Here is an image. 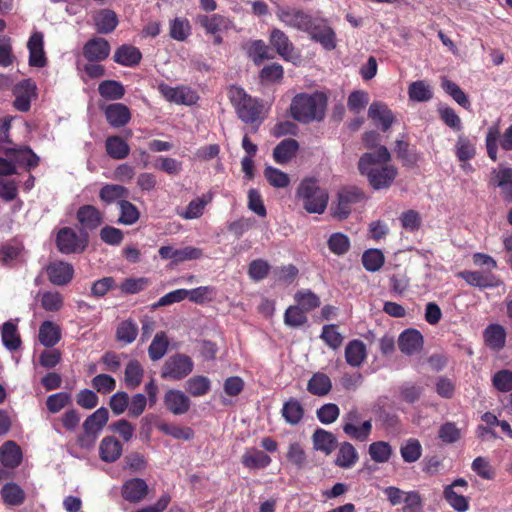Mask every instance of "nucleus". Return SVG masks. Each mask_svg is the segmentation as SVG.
<instances>
[{
    "label": "nucleus",
    "mask_w": 512,
    "mask_h": 512,
    "mask_svg": "<svg viewBox=\"0 0 512 512\" xmlns=\"http://www.w3.org/2000/svg\"><path fill=\"white\" fill-rule=\"evenodd\" d=\"M391 155L386 146L381 145L374 152L364 153L358 162L361 175L367 177L369 185L375 190L387 189L398 175L397 169L389 165Z\"/></svg>",
    "instance_id": "1"
},
{
    "label": "nucleus",
    "mask_w": 512,
    "mask_h": 512,
    "mask_svg": "<svg viewBox=\"0 0 512 512\" xmlns=\"http://www.w3.org/2000/svg\"><path fill=\"white\" fill-rule=\"evenodd\" d=\"M327 97L322 92L296 94L290 105L291 117L301 123L321 121L325 116Z\"/></svg>",
    "instance_id": "2"
},
{
    "label": "nucleus",
    "mask_w": 512,
    "mask_h": 512,
    "mask_svg": "<svg viewBox=\"0 0 512 512\" xmlns=\"http://www.w3.org/2000/svg\"><path fill=\"white\" fill-rule=\"evenodd\" d=\"M228 97L241 121L246 124L257 123V126L262 123L264 120L262 100L251 97L243 88L238 86L229 88Z\"/></svg>",
    "instance_id": "3"
},
{
    "label": "nucleus",
    "mask_w": 512,
    "mask_h": 512,
    "mask_svg": "<svg viewBox=\"0 0 512 512\" xmlns=\"http://www.w3.org/2000/svg\"><path fill=\"white\" fill-rule=\"evenodd\" d=\"M296 198L310 214H322L327 208L329 195L312 177L304 178L297 187Z\"/></svg>",
    "instance_id": "4"
},
{
    "label": "nucleus",
    "mask_w": 512,
    "mask_h": 512,
    "mask_svg": "<svg viewBox=\"0 0 512 512\" xmlns=\"http://www.w3.org/2000/svg\"><path fill=\"white\" fill-rule=\"evenodd\" d=\"M108 420V409L105 407L98 408L83 422L82 432L78 434L76 438V444L82 449H92L100 435V432L106 426Z\"/></svg>",
    "instance_id": "5"
},
{
    "label": "nucleus",
    "mask_w": 512,
    "mask_h": 512,
    "mask_svg": "<svg viewBox=\"0 0 512 512\" xmlns=\"http://www.w3.org/2000/svg\"><path fill=\"white\" fill-rule=\"evenodd\" d=\"M55 244L62 254H81L89 245V234L84 230L76 232L71 227H62L56 234Z\"/></svg>",
    "instance_id": "6"
},
{
    "label": "nucleus",
    "mask_w": 512,
    "mask_h": 512,
    "mask_svg": "<svg viewBox=\"0 0 512 512\" xmlns=\"http://www.w3.org/2000/svg\"><path fill=\"white\" fill-rule=\"evenodd\" d=\"M193 367L194 363L188 355L176 353L164 362L161 377L169 380H181L192 372Z\"/></svg>",
    "instance_id": "7"
},
{
    "label": "nucleus",
    "mask_w": 512,
    "mask_h": 512,
    "mask_svg": "<svg viewBox=\"0 0 512 512\" xmlns=\"http://www.w3.org/2000/svg\"><path fill=\"white\" fill-rule=\"evenodd\" d=\"M338 203L334 216L340 220L346 219L351 213L354 204L364 202L366 195L364 191L356 186L343 187L337 194Z\"/></svg>",
    "instance_id": "8"
},
{
    "label": "nucleus",
    "mask_w": 512,
    "mask_h": 512,
    "mask_svg": "<svg viewBox=\"0 0 512 512\" xmlns=\"http://www.w3.org/2000/svg\"><path fill=\"white\" fill-rule=\"evenodd\" d=\"M12 93L15 97L14 108L20 112H27L31 108V101L37 98V85L30 78L23 79L14 85Z\"/></svg>",
    "instance_id": "9"
},
{
    "label": "nucleus",
    "mask_w": 512,
    "mask_h": 512,
    "mask_svg": "<svg viewBox=\"0 0 512 512\" xmlns=\"http://www.w3.org/2000/svg\"><path fill=\"white\" fill-rule=\"evenodd\" d=\"M305 30L316 42H319L326 50H333L336 48V34L334 30L323 19H314L312 17L311 23Z\"/></svg>",
    "instance_id": "10"
},
{
    "label": "nucleus",
    "mask_w": 512,
    "mask_h": 512,
    "mask_svg": "<svg viewBox=\"0 0 512 512\" xmlns=\"http://www.w3.org/2000/svg\"><path fill=\"white\" fill-rule=\"evenodd\" d=\"M276 17L286 26L305 32L311 23L312 16L303 10L290 6H277Z\"/></svg>",
    "instance_id": "11"
},
{
    "label": "nucleus",
    "mask_w": 512,
    "mask_h": 512,
    "mask_svg": "<svg viewBox=\"0 0 512 512\" xmlns=\"http://www.w3.org/2000/svg\"><path fill=\"white\" fill-rule=\"evenodd\" d=\"M498 141L503 150H512V124L500 135V130L496 126L488 129L486 135V148L489 158L493 161L497 160Z\"/></svg>",
    "instance_id": "12"
},
{
    "label": "nucleus",
    "mask_w": 512,
    "mask_h": 512,
    "mask_svg": "<svg viewBox=\"0 0 512 512\" xmlns=\"http://www.w3.org/2000/svg\"><path fill=\"white\" fill-rule=\"evenodd\" d=\"M157 89L167 101L174 102L176 104L192 105L198 98L196 93L190 87L184 85L171 87L162 82L158 84Z\"/></svg>",
    "instance_id": "13"
},
{
    "label": "nucleus",
    "mask_w": 512,
    "mask_h": 512,
    "mask_svg": "<svg viewBox=\"0 0 512 512\" xmlns=\"http://www.w3.org/2000/svg\"><path fill=\"white\" fill-rule=\"evenodd\" d=\"M74 267L65 261H53L46 267L49 281L56 286H64L70 283L74 277Z\"/></svg>",
    "instance_id": "14"
},
{
    "label": "nucleus",
    "mask_w": 512,
    "mask_h": 512,
    "mask_svg": "<svg viewBox=\"0 0 512 512\" xmlns=\"http://www.w3.org/2000/svg\"><path fill=\"white\" fill-rule=\"evenodd\" d=\"M24 252V245L16 240L10 239L0 244V265L5 268H14L21 263Z\"/></svg>",
    "instance_id": "15"
},
{
    "label": "nucleus",
    "mask_w": 512,
    "mask_h": 512,
    "mask_svg": "<svg viewBox=\"0 0 512 512\" xmlns=\"http://www.w3.org/2000/svg\"><path fill=\"white\" fill-rule=\"evenodd\" d=\"M424 345V338L421 332L415 328H408L402 331L398 337L399 350L407 356L420 352Z\"/></svg>",
    "instance_id": "16"
},
{
    "label": "nucleus",
    "mask_w": 512,
    "mask_h": 512,
    "mask_svg": "<svg viewBox=\"0 0 512 512\" xmlns=\"http://www.w3.org/2000/svg\"><path fill=\"white\" fill-rule=\"evenodd\" d=\"M76 219L84 231L95 230L104 222V213L94 205H83L76 212Z\"/></svg>",
    "instance_id": "17"
},
{
    "label": "nucleus",
    "mask_w": 512,
    "mask_h": 512,
    "mask_svg": "<svg viewBox=\"0 0 512 512\" xmlns=\"http://www.w3.org/2000/svg\"><path fill=\"white\" fill-rule=\"evenodd\" d=\"M110 44L102 37H94L83 46V56L89 62H101L110 54Z\"/></svg>",
    "instance_id": "18"
},
{
    "label": "nucleus",
    "mask_w": 512,
    "mask_h": 512,
    "mask_svg": "<svg viewBox=\"0 0 512 512\" xmlns=\"http://www.w3.org/2000/svg\"><path fill=\"white\" fill-rule=\"evenodd\" d=\"M164 405L172 414L183 415L189 411L191 401L184 392L177 389H169L164 395Z\"/></svg>",
    "instance_id": "19"
},
{
    "label": "nucleus",
    "mask_w": 512,
    "mask_h": 512,
    "mask_svg": "<svg viewBox=\"0 0 512 512\" xmlns=\"http://www.w3.org/2000/svg\"><path fill=\"white\" fill-rule=\"evenodd\" d=\"M148 494V485L141 478H132L124 482L121 495L130 503L142 501Z\"/></svg>",
    "instance_id": "20"
},
{
    "label": "nucleus",
    "mask_w": 512,
    "mask_h": 512,
    "mask_svg": "<svg viewBox=\"0 0 512 512\" xmlns=\"http://www.w3.org/2000/svg\"><path fill=\"white\" fill-rule=\"evenodd\" d=\"M195 22L199 24L207 34L212 35L228 30L231 24L227 17L220 14H199L196 16Z\"/></svg>",
    "instance_id": "21"
},
{
    "label": "nucleus",
    "mask_w": 512,
    "mask_h": 512,
    "mask_svg": "<svg viewBox=\"0 0 512 512\" xmlns=\"http://www.w3.org/2000/svg\"><path fill=\"white\" fill-rule=\"evenodd\" d=\"M458 277L465 280L467 284L481 289L495 288L501 284L499 278L493 274L480 271H461L458 273Z\"/></svg>",
    "instance_id": "22"
},
{
    "label": "nucleus",
    "mask_w": 512,
    "mask_h": 512,
    "mask_svg": "<svg viewBox=\"0 0 512 512\" xmlns=\"http://www.w3.org/2000/svg\"><path fill=\"white\" fill-rule=\"evenodd\" d=\"M368 116L376 124H380L384 132H386L395 121L393 112L388 105L383 102H373L369 107Z\"/></svg>",
    "instance_id": "23"
},
{
    "label": "nucleus",
    "mask_w": 512,
    "mask_h": 512,
    "mask_svg": "<svg viewBox=\"0 0 512 512\" xmlns=\"http://www.w3.org/2000/svg\"><path fill=\"white\" fill-rule=\"evenodd\" d=\"M123 445L114 436L104 437L99 445V457L103 462H116L122 455Z\"/></svg>",
    "instance_id": "24"
},
{
    "label": "nucleus",
    "mask_w": 512,
    "mask_h": 512,
    "mask_svg": "<svg viewBox=\"0 0 512 512\" xmlns=\"http://www.w3.org/2000/svg\"><path fill=\"white\" fill-rule=\"evenodd\" d=\"M347 419L349 422H346L343 425V431L345 434L359 441L367 440L372 430L371 420L364 421L360 427L355 426L353 422L358 421V413L356 411L349 412Z\"/></svg>",
    "instance_id": "25"
},
{
    "label": "nucleus",
    "mask_w": 512,
    "mask_h": 512,
    "mask_svg": "<svg viewBox=\"0 0 512 512\" xmlns=\"http://www.w3.org/2000/svg\"><path fill=\"white\" fill-rule=\"evenodd\" d=\"M269 41L281 57L286 60L292 57L294 45L284 31L278 28H273L270 32Z\"/></svg>",
    "instance_id": "26"
},
{
    "label": "nucleus",
    "mask_w": 512,
    "mask_h": 512,
    "mask_svg": "<svg viewBox=\"0 0 512 512\" xmlns=\"http://www.w3.org/2000/svg\"><path fill=\"white\" fill-rule=\"evenodd\" d=\"M104 113L107 122L115 128L125 126L131 119L129 108L122 103H113L108 105Z\"/></svg>",
    "instance_id": "27"
},
{
    "label": "nucleus",
    "mask_w": 512,
    "mask_h": 512,
    "mask_svg": "<svg viewBox=\"0 0 512 512\" xmlns=\"http://www.w3.org/2000/svg\"><path fill=\"white\" fill-rule=\"evenodd\" d=\"M0 461L6 468L14 469L22 462V451L20 446L12 441H6L0 447Z\"/></svg>",
    "instance_id": "28"
},
{
    "label": "nucleus",
    "mask_w": 512,
    "mask_h": 512,
    "mask_svg": "<svg viewBox=\"0 0 512 512\" xmlns=\"http://www.w3.org/2000/svg\"><path fill=\"white\" fill-rule=\"evenodd\" d=\"M17 164L25 167L27 171L36 168L39 165V157L33 152L29 146L20 148L11 147L9 154H6Z\"/></svg>",
    "instance_id": "29"
},
{
    "label": "nucleus",
    "mask_w": 512,
    "mask_h": 512,
    "mask_svg": "<svg viewBox=\"0 0 512 512\" xmlns=\"http://www.w3.org/2000/svg\"><path fill=\"white\" fill-rule=\"evenodd\" d=\"M142 54L140 50L132 45L123 44L114 53L113 60L125 67H134L140 63Z\"/></svg>",
    "instance_id": "30"
},
{
    "label": "nucleus",
    "mask_w": 512,
    "mask_h": 512,
    "mask_svg": "<svg viewBox=\"0 0 512 512\" xmlns=\"http://www.w3.org/2000/svg\"><path fill=\"white\" fill-rule=\"evenodd\" d=\"M271 457L257 448H248L241 457V463L248 469H264L271 464Z\"/></svg>",
    "instance_id": "31"
},
{
    "label": "nucleus",
    "mask_w": 512,
    "mask_h": 512,
    "mask_svg": "<svg viewBox=\"0 0 512 512\" xmlns=\"http://www.w3.org/2000/svg\"><path fill=\"white\" fill-rule=\"evenodd\" d=\"M299 143L293 138L282 140L273 150V159L278 164H286L296 156Z\"/></svg>",
    "instance_id": "32"
},
{
    "label": "nucleus",
    "mask_w": 512,
    "mask_h": 512,
    "mask_svg": "<svg viewBox=\"0 0 512 512\" xmlns=\"http://www.w3.org/2000/svg\"><path fill=\"white\" fill-rule=\"evenodd\" d=\"M483 337L485 344L492 350H501L506 343V331L500 324L488 325L484 332Z\"/></svg>",
    "instance_id": "33"
},
{
    "label": "nucleus",
    "mask_w": 512,
    "mask_h": 512,
    "mask_svg": "<svg viewBox=\"0 0 512 512\" xmlns=\"http://www.w3.org/2000/svg\"><path fill=\"white\" fill-rule=\"evenodd\" d=\"M367 357L366 345L359 339L351 340L345 348V360L352 367H360Z\"/></svg>",
    "instance_id": "34"
},
{
    "label": "nucleus",
    "mask_w": 512,
    "mask_h": 512,
    "mask_svg": "<svg viewBox=\"0 0 512 512\" xmlns=\"http://www.w3.org/2000/svg\"><path fill=\"white\" fill-rule=\"evenodd\" d=\"M93 19L97 32L101 34L113 32L118 25V17L110 9H101Z\"/></svg>",
    "instance_id": "35"
},
{
    "label": "nucleus",
    "mask_w": 512,
    "mask_h": 512,
    "mask_svg": "<svg viewBox=\"0 0 512 512\" xmlns=\"http://www.w3.org/2000/svg\"><path fill=\"white\" fill-rule=\"evenodd\" d=\"M304 407L296 398H290L284 402L281 409V415L284 420L290 425L299 424L304 417Z\"/></svg>",
    "instance_id": "36"
},
{
    "label": "nucleus",
    "mask_w": 512,
    "mask_h": 512,
    "mask_svg": "<svg viewBox=\"0 0 512 512\" xmlns=\"http://www.w3.org/2000/svg\"><path fill=\"white\" fill-rule=\"evenodd\" d=\"M129 196V190L118 184H105L99 191V198L105 205L117 203Z\"/></svg>",
    "instance_id": "37"
},
{
    "label": "nucleus",
    "mask_w": 512,
    "mask_h": 512,
    "mask_svg": "<svg viewBox=\"0 0 512 512\" xmlns=\"http://www.w3.org/2000/svg\"><path fill=\"white\" fill-rule=\"evenodd\" d=\"M107 154L116 160L126 158L130 153V147L127 142L118 135L109 136L105 141Z\"/></svg>",
    "instance_id": "38"
},
{
    "label": "nucleus",
    "mask_w": 512,
    "mask_h": 512,
    "mask_svg": "<svg viewBox=\"0 0 512 512\" xmlns=\"http://www.w3.org/2000/svg\"><path fill=\"white\" fill-rule=\"evenodd\" d=\"M312 440L314 448L327 455H329L337 446V439L334 434L322 428L315 430Z\"/></svg>",
    "instance_id": "39"
},
{
    "label": "nucleus",
    "mask_w": 512,
    "mask_h": 512,
    "mask_svg": "<svg viewBox=\"0 0 512 512\" xmlns=\"http://www.w3.org/2000/svg\"><path fill=\"white\" fill-rule=\"evenodd\" d=\"M211 201V194L197 197L189 202L184 211L178 212V215L186 220L197 219L203 215L205 206Z\"/></svg>",
    "instance_id": "40"
},
{
    "label": "nucleus",
    "mask_w": 512,
    "mask_h": 512,
    "mask_svg": "<svg viewBox=\"0 0 512 512\" xmlns=\"http://www.w3.org/2000/svg\"><path fill=\"white\" fill-rule=\"evenodd\" d=\"M331 389V379L325 373L317 372L313 374L307 383L308 392L315 396H325Z\"/></svg>",
    "instance_id": "41"
},
{
    "label": "nucleus",
    "mask_w": 512,
    "mask_h": 512,
    "mask_svg": "<svg viewBox=\"0 0 512 512\" xmlns=\"http://www.w3.org/2000/svg\"><path fill=\"white\" fill-rule=\"evenodd\" d=\"M61 339L59 327L51 321H44L39 328V341L45 347H53Z\"/></svg>",
    "instance_id": "42"
},
{
    "label": "nucleus",
    "mask_w": 512,
    "mask_h": 512,
    "mask_svg": "<svg viewBox=\"0 0 512 512\" xmlns=\"http://www.w3.org/2000/svg\"><path fill=\"white\" fill-rule=\"evenodd\" d=\"M144 376V369L138 360L128 362L124 372V381L129 389L137 388Z\"/></svg>",
    "instance_id": "43"
},
{
    "label": "nucleus",
    "mask_w": 512,
    "mask_h": 512,
    "mask_svg": "<svg viewBox=\"0 0 512 512\" xmlns=\"http://www.w3.org/2000/svg\"><path fill=\"white\" fill-rule=\"evenodd\" d=\"M3 502L10 506H19L25 500L24 490L16 483H6L1 489Z\"/></svg>",
    "instance_id": "44"
},
{
    "label": "nucleus",
    "mask_w": 512,
    "mask_h": 512,
    "mask_svg": "<svg viewBox=\"0 0 512 512\" xmlns=\"http://www.w3.org/2000/svg\"><path fill=\"white\" fill-rule=\"evenodd\" d=\"M138 325L132 319L120 322L116 329V339L123 344L132 343L138 335Z\"/></svg>",
    "instance_id": "45"
},
{
    "label": "nucleus",
    "mask_w": 512,
    "mask_h": 512,
    "mask_svg": "<svg viewBox=\"0 0 512 512\" xmlns=\"http://www.w3.org/2000/svg\"><path fill=\"white\" fill-rule=\"evenodd\" d=\"M169 340L164 331L157 332L148 348V355L152 361H158L166 354Z\"/></svg>",
    "instance_id": "46"
},
{
    "label": "nucleus",
    "mask_w": 512,
    "mask_h": 512,
    "mask_svg": "<svg viewBox=\"0 0 512 512\" xmlns=\"http://www.w3.org/2000/svg\"><path fill=\"white\" fill-rule=\"evenodd\" d=\"M358 453L349 442L340 445L335 464L341 468H351L358 461Z\"/></svg>",
    "instance_id": "47"
},
{
    "label": "nucleus",
    "mask_w": 512,
    "mask_h": 512,
    "mask_svg": "<svg viewBox=\"0 0 512 512\" xmlns=\"http://www.w3.org/2000/svg\"><path fill=\"white\" fill-rule=\"evenodd\" d=\"M1 336L3 344L8 350L15 351L20 348L21 338L16 324L11 321L5 322L2 326Z\"/></svg>",
    "instance_id": "48"
},
{
    "label": "nucleus",
    "mask_w": 512,
    "mask_h": 512,
    "mask_svg": "<svg viewBox=\"0 0 512 512\" xmlns=\"http://www.w3.org/2000/svg\"><path fill=\"white\" fill-rule=\"evenodd\" d=\"M294 300L305 313L313 311L321 304L320 298L309 289L298 290L294 295Z\"/></svg>",
    "instance_id": "49"
},
{
    "label": "nucleus",
    "mask_w": 512,
    "mask_h": 512,
    "mask_svg": "<svg viewBox=\"0 0 512 512\" xmlns=\"http://www.w3.org/2000/svg\"><path fill=\"white\" fill-rule=\"evenodd\" d=\"M210 389L211 382L206 376L196 375L186 381V391L194 397L204 396Z\"/></svg>",
    "instance_id": "50"
},
{
    "label": "nucleus",
    "mask_w": 512,
    "mask_h": 512,
    "mask_svg": "<svg viewBox=\"0 0 512 512\" xmlns=\"http://www.w3.org/2000/svg\"><path fill=\"white\" fill-rule=\"evenodd\" d=\"M455 153L460 162L466 163L476 155L475 144L468 137L460 135L455 145Z\"/></svg>",
    "instance_id": "51"
},
{
    "label": "nucleus",
    "mask_w": 512,
    "mask_h": 512,
    "mask_svg": "<svg viewBox=\"0 0 512 512\" xmlns=\"http://www.w3.org/2000/svg\"><path fill=\"white\" fill-rule=\"evenodd\" d=\"M99 94L107 100H119L125 94L124 86L115 80H105L98 86Z\"/></svg>",
    "instance_id": "52"
},
{
    "label": "nucleus",
    "mask_w": 512,
    "mask_h": 512,
    "mask_svg": "<svg viewBox=\"0 0 512 512\" xmlns=\"http://www.w3.org/2000/svg\"><path fill=\"white\" fill-rule=\"evenodd\" d=\"M320 338L331 349L337 350L341 347L344 337L338 331V325L327 324L322 327Z\"/></svg>",
    "instance_id": "53"
},
{
    "label": "nucleus",
    "mask_w": 512,
    "mask_h": 512,
    "mask_svg": "<svg viewBox=\"0 0 512 512\" xmlns=\"http://www.w3.org/2000/svg\"><path fill=\"white\" fill-rule=\"evenodd\" d=\"M384 262V254L379 249H368L362 255L363 267L369 272L379 271Z\"/></svg>",
    "instance_id": "54"
},
{
    "label": "nucleus",
    "mask_w": 512,
    "mask_h": 512,
    "mask_svg": "<svg viewBox=\"0 0 512 512\" xmlns=\"http://www.w3.org/2000/svg\"><path fill=\"white\" fill-rule=\"evenodd\" d=\"M120 216L118 223L124 225H133L140 218V212L138 208L130 201L124 199L119 201Z\"/></svg>",
    "instance_id": "55"
},
{
    "label": "nucleus",
    "mask_w": 512,
    "mask_h": 512,
    "mask_svg": "<svg viewBox=\"0 0 512 512\" xmlns=\"http://www.w3.org/2000/svg\"><path fill=\"white\" fill-rule=\"evenodd\" d=\"M369 455L376 463L388 462L392 455V447L385 441L373 442L369 446Z\"/></svg>",
    "instance_id": "56"
},
{
    "label": "nucleus",
    "mask_w": 512,
    "mask_h": 512,
    "mask_svg": "<svg viewBox=\"0 0 512 512\" xmlns=\"http://www.w3.org/2000/svg\"><path fill=\"white\" fill-rule=\"evenodd\" d=\"M443 497L457 512H465L469 509L468 498L458 494L454 489H452V486L444 487Z\"/></svg>",
    "instance_id": "57"
},
{
    "label": "nucleus",
    "mask_w": 512,
    "mask_h": 512,
    "mask_svg": "<svg viewBox=\"0 0 512 512\" xmlns=\"http://www.w3.org/2000/svg\"><path fill=\"white\" fill-rule=\"evenodd\" d=\"M327 245L333 254L342 256L349 251L350 240L345 234L336 232L330 235L327 241Z\"/></svg>",
    "instance_id": "58"
},
{
    "label": "nucleus",
    "mask_w": 512,
    "mask_h": 512,
    "mask_svg": "<svg viewBox=\"0 0 512 512\" xmlns=\"http://www.w3.org/2000/svg\"><path fill=\"white\" fill-rule=\"evenodd\" d=\"M308 321L306 313L297 305H290L284 313L285 325L298 328L305 325Z\"/></svg>",
    "instance_id": "59"
},
{
    "label": "nucleus",
    "mask_w": 512,
    "mask_h": 512,
    "mask_svg": "<svg viewBox=\"0 0 512 512\" xmlns=\"http://www.w3.org/2000/svg\"><path fill=\"white\" fill-rule=\"evenodd\" d=\"M443 90L449 94L460 106L469 109L471 103L464 91L453 81L444 79L442 81Z\"/></svg>",
    "instance_id": "60"
},
{
    "label": "nucleus",
    "mask_w": 512,
    "mask_h": 512,
    "mask_svg": "<svg viewBox=\"0 0 512 512\" xmlns=\"http://www.w3.org/2000/svg\"><path fill=\"white\" fill-rule=\"evenodd\" d=\"M408 94L411 100L418 102H426L433 97L430 86L421 80L412 82L410 84Z\"/></svg>",
    "instance_id": "61"
},
{
    "label": "nucleus",
    "mask_w": 512,
    "mask_h": 512,
    "mask_svg": "<svg viewBox=\"0 0 512 512\" xmlns=\"http://www.w3.org/2000/svg\"><path fill=\"white\" fill-rule=\"evenodd\" d=\"M264 176L267 182L275 188H285L290 183V178L287 173L272 166L265 168Z\"/></svg>",
    "instance_id": "62"
},
{
    "label": "nucleus",
    "mask_w": 512,
    "mask_h": 512,
    "mask_svg": "<svg viewBox=\"0 0 512 512\" xmlns=\"http://www.w3.org/2000/svg\"><path fill=\"white\" fill-rule=\"evenodd\" d=\"M403 460L407 463L416 462L422 455V447L417 439L411 438L400 448Z\"/></svg>",
    "instance_id": "63"
},
{
    "label": "nucleus",
    "mask_w": 512,
    "mask_h": 512,
    "mask_svg": "<svg viewBox=\"0 0 512 512\" xmlns=\"http://www.w3.org/2000/svg\"><path fill=\"white\" fill-rule=\"evenodd\" d=\"M492 384L496 390L502 393L512 391V371L502 369L497 371L492 377Z\"/></svg>",
    "instance_id": "64"
}]
</instances>
